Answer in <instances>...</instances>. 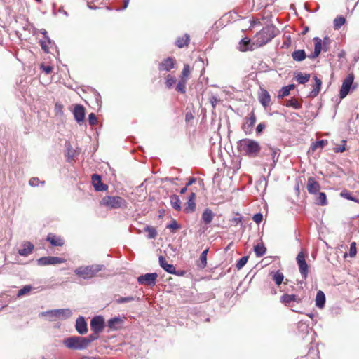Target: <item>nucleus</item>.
I'll return each mask as SVG.
<instances>
[{"instance_id": "1", "label": "nucleus", "mask_w": 359, "mask_h": 359, "mask_svg": "<svg viewBox=\"0 0 359 359\" xmlns=\"http://www.w3.org/2000/svg\"><path fill=\"white\" fill-rule=\"evenodd\" d=\"M276 29L273 25H267L262 28L254 36V45L259 48L268 43L276 35Z\"/></svg>"}, {"instance_id": "2", "label": "nucleus", "mask_w": 359, "mask_h": 359, "mask_svg": "<svg viewBox=\"0 0 359 359\" xmlns=\"http://www.w3.org/2000/svg\"><path fill=\"white\" fill-rule=\"evenodd\" d=\"M238 151L246 156H256L260 151L261 147L258 142L245 138L238 142Z\"/></svg>"}, {"instance_id": "3", "label": "nucleus", "mask_w": 359, "mask_h": 359, "mask_svg": "<svg viewBox=\"0 0 359 359\" xmlns=\"http://www.w3.org/2000/svg\"><path fill=\"white\" fill-rule=\"evenodd\" d=\"M104 268L102 264H92L80 266L74 270V273L85 280L96 276L97 273Z\"/></svg>"}, {"instance_id": "4", "label": "nucleus", "mask_w": 359, "mask_h": 359, "mask_svg": "<svg viewBox=\"0 0 359 359\" xmlns=\"http://www.w3.org/2000/svg\"><path fill=\"white\" fill-rule=\"evenodd\" d=\"M41 315L48 317L50 321H55L57 320H66L69 318L72 315V312L69 309H59L42 312Z\"/></svg>"}, {"instance_id": "5", "label": "nucleus", "mask_w": 359, "mask_h": 359, "mask_svg": "<svg viewBox=\"0 0 359 359\" xmlns=\"http://www.w3.org/2000/svg\"><path fill=\"white\" fill-rule=\"evenodd\" d=\"M63 344L71 350H84L88 347L83 337L79 336H73L65 339Z\"/></svg>"}, {"instance_id": "6", "label": "nucleus", "mask_w": 359, "mask_h": 359, "mask_svg": "<svg viewBox=\"0 0 359 359\" xmlns=\"http://www.w3.org/2000/svg\"><path fill=\"white\" fill-rule=\"evenodd\" d=\"M102 204L111 209L126 208V200L120 196H107L102 198Z\"/></svg>"}, {"instance_id": "7", "label": "nucleus", "mask_w": 359, "mask_h": 359, "mask_svg": "<svg viewBox=\"0 0 359 359\" xmlns=\"http://www.w3.org/2000/svg\"><path fill=\"white\" fill-rule=\"evenodd\" d=\"M256 120V116L253 111H251L248 116L245 117L241 128L246 135L252 133Z\"/></svg>"}, {"instance_id": "8", "label": "nucleus", "mask_w": 359, "mask_h": 359, "mask_svg": "<svg viewBox=\"0 0 359 359\" xmlns=\"http://www.w3.org/2000/svg\"><path fill=\"white\" fill-rule=\"evenodd\" d=\"M306 255L302 251L299 252L296 258L299 272L304 278H306L309 273V266L306 262Z\"/></svg>"}, {"instance_id": "9", "label": "nucleus", "mask_w": 359, "mask_h": 359, "mask_svg": "<svg viewBox=\"0 0 359 359\" xmlns=\"http://www.w3.org/2000/svg\"><path fill=\"white\" fill-rule=\"evenodd\" d=\"M353 74H349L343 81L339 95L341 100L345 98L348 94L351 87L353 85Z\"/></svg>"}, {"instance_id": "10", "label": "nucleus", "mask_w": 359, "mask_h": 359, "mask_svg": "<svg viewBox=\"0 0 359 359\" xmlns=\"http://www.w3.org/2000/svg\"><path fill=\"white\" fill-rule=\"evenodd\" d=\"M65 260L58 257H42L37 259V264L39 266L55 265L64 263Z\"/></svg>"}, {"instance_id": "11", "label": "nucleus", "mask_w": 359, "mask_h": 359, "mask_svg": "<svg viewBox=\"0 0 359 359\" xmlns=\"http://www.w3.org/2000/svg\"><path fill=\"white\" fill-rule=\"evenodd\" d=\"M158 274L156 273H149L140 276L137 278V282L140 285H154L156 284Z\"/></svg>"}, {"instance_id": "12", "label": "nucleus", "mask_w": 359, "mask_h": 359, "mask_svg": "<svg viewBox=\"0 0 359 359\" xmlns=\"http://www.w3.org/2000/svg\"><path fill=\"white\" fill-rule=\"evenodd\" d=\"M254 40L252 41L248 37H245L242 39L238 43V49L241 52H247L248 50L252 51L257 49V47L253 44Z\"/></svg>"}, {"instance_id": "13", "label": "nucleus", "mask_w": 359, "mask_h": 359, "mask_svg": "<svg viewBox=\"0 0 359 359\" xmlns=\"http://www.w3.org/2000/svg\"><path fill=\"white\" fill-rule=\"evenodd\" d=\"M104 320L102 316L93 317L90 320V328L94 332H100L104 328Z\"/></svg>"}, {"instance_id": "14", "label": "nucleus", "mask_w": 359, "mask_h": 359, "mask_svg": "<svg viewBox=\"0 0 359 359\" xmlns=\"http://www.w3.org/2000/svg\"><path fill=\"white\" fill-rule=\"evenodd\" d=\"M196 194L191 191L188 201L184 204V212L187 214L192 213L196 210Z\"/></svg>"}, {"instance_id": "15", "label": "nucleus", "mask_w": 359, "mask_h": 359, "mask_svg": "<svg viewBox=\"0 0 359 359\" xmlns=\"http://www.w3.org/2000/svg\"><path fill=\"white\" fill-rule=\"evenodd\" d=\"M280 302L287 306H291L292 302L301 303L302 299L296 294H285L280 297Z\"/></svg>"}, {"instance_id": "16", "label": "nucleus", "mask_w": 359, "mask_h": 359, "mask_svg": "<svg viewBox=\"0 0 359 359\" xmlns=\"http://www.w3.org/2000/svg\"><path fill=\"white\" fill-rule=\"evenodd\" d=\"M93 185L97 191H105L107 189V185L103 184L101 177L97 174H93L91 177Z\"/></svg>"}, {"instance_id": "17", "label": "nucleus", "mask_w": 359, "mask_h": 359, "mask_svg": "<svg viewBox=\"0 0 359 359\" xmlns=\"http://www.w3.org/2000/svg\"><path fill=\"white\" fill-rule=\"evenodd\" d=\"M76 330L80 334H85L88 332L87 323L83 316H79L76 320Z\"/></svg>"}, {"instance_id": "18", "label": "nucleus", "mask_w": 359, "mask_h": 359, "mask_svg": "<svg viewBox=\"0 0 359 359\" xmlns=\"http://www.w3.org/2000/svg\"><path fill=\"white\" fill-rule=\"evenodd\" d=\"M73 114H74L75 120L78 123H81L84 120V118H85V114H86L85 108L81 104H76L74 107Z\"/></svg>"}, {"instance_id": "19", "label": "nucleus", "mask_w": 359, "mask_h": 359, "mask_svg": "<svg viewBox=\"0 0 359 359\" xmlns=\"http://www.w3.org/2000/svg\"><path fill=\"white\" fill-rule=\"evenodd\" d=\"M258 98L259 102L262 104L263 107H266L270 104L271 96L266 89L261 88Z\"/></svg>"}, {"instance_id": "20", "label": "nucleus", "mask_w": 359, "mask_h": 359, "mask_svg": "<svg viewBox=\"0 0 359 359\" xmlns=\"http://www.w3.org/2000/svg\"><path fill=\"white\" fill-rule=\"evenodd\" d=\"M306 188L310 194H316L320 190V186L313 177H309L307 181Z\"/></svg>"}, {"instance_id": "21", "label": "nucleus", "mask_w": 359, "mask_h": 359, "mask_svg": "<svg viewBox=\"0 0 359 359\" xmlns=\"http://www.w3.org/2000/svg\"><path fill=\"white\" fill-rule=\"evenodd\" d=\"M123 320L120 317H114L110 318L107 322V326L111 330H116L123 325Z\"/></svg>"}, {"instance_id": "22", "label": "nucleus", "mask_w": 359, "mask_h": 359, "mask_svg": "<svg viewBox=\"0 0 359 359\" xmlns=\"http://www.w3.org/2000/svg\"><path fill=\"white\" fill-rule=\"evenodd\" d=\"M34 249V245L30 242H24L22 244V248L19 249L18 254L21 256L29 255Z\"/></svg>"}, {"instance_id": "23", "label": "nucleus", "mask_w": 359, "mask_h": 359, "mask_svg": "<svg viewBox=\"0 0 359 359\" xmlns=\"http://www.w3.org/2000/svg\"><path fill=\"white\" fill-rule=\"evenodd\" d=\"M313 79L315 83L313 85V89L309 94V97H316L318 96L322 86V81L319 78H318L317 76H314Z\"/></svg>"}, {"instance_id": "24", "label": "nucleus", "mask_w": 359, "mask_h": 359, "mask_svg": "<svg viewBox=\"0 0 359 359\" xmlns=\"http://www.w3.org/2000/svg\"><path fill=\"white\" fill-rule=\"evenodd\" d=\"M174 67V60L172 57H168L159 64L158 69L160 70L169 71Z\"/></svg>"}, {"instance_id": "25", "label": "nucleus", "mask_w": 359, "mask_h": 359, "mask_svg": "<svg viewBox=\"0 0 359 359\" xmlns=\"http://www.w3.org/2000/svg\"><path fill=\"white\" fill-rule=\"evenodd\" d=\"M295 88L294 84H290L288 86H283L278 92V98L282 99L290 95V90Z\"/></svg>"}, {"instance_id": "26", "label": "nucleus", "mask_w": 359, "mask_h": 359, "mask_svg": "<svg viewBox=\"0 0 359 359\" xmlns=\"http://www.w3.org/2000/svg\"><path fill=\"white\" fill-rule=\"evenodd\" d=\"M208 249H205L202 252L200 255L199 259L196 262V265L198 268L203 269L207 266V256Z\"/></svg>"}, {"instance_id": "27", "label": "nucleus", "mask_w": 359, "mask_h": 359, "mask_svg": "<svg viewBox=\"0 0 359 359\" xmlns=\"http://www.w3.org/2000/svg\"><path fill=\"white\" fill-rule=\"evenodd\" d=\"M47 241L53 246H62L64 244L63 240L54 234H48Z\"/></svg>"}, {"instance_id": "28", "label": "nucleus", "mask_w": 359, "mask_h": 359, "mask_svg": "<svg viewBox=\"0 0 359 359\" xmlns=\"http://www.w3.org/2000/svg\"><path fill=\"white\" fill-rule=\"evenodd\" d=\"M325 304V295L323 291L319 290L316 297V305L320 309H323Z\"/></svg>"}, {"instance_id": "29", "label": "nucleus", "mask_w": 359, "mask_h": 359, "mask_svg": "<svg viewBox=\"0 0 359 359\" xmlns=\"http://www.w3.org/2000/svg\"><path fill=\"white\" fill-rule=\"evenodd\" d=\"M284 105L287 107H292L295 109H299L302 108L301 102L295 97H292L290 100H286Z\"/></svg>"}, {"instance_id": "30", "label": "nucleus", "mask_w": 359, "mask_h": 359, "mask_svg": "<svg viewBox=\"0 0 359 359\" xmlns=\"http://www.w3.org/2000/svg\"><path fill=\"white\" fill-rule=\"evenodd\" d=\"M65 145L67 148L66 156L67 158V161L71 162L74 160V158L77 154V152L72 147L69 142H66Z\"/></svg>"}, {"instance_id": "31", "label": "nucleus", "mask_w": 359, "mask_h": 359, "mask_svg": "<svg viewBox=\"0 0 359 359\" xmlns=\"http://www.w3.org/2000/svg\"><path fill=\"white\" fill-rule=\"evenodd\" d=\"M194 114L195 111L193 110L192 111L190 110L187 111L185 114V123L187 127H194Z\"/></svg>"}, {"instance_id": "32", "label": "nucleus", "mask_w": 359, "mask_h": 359, "mask_svg": "<svg viewBox=\"0 0 359 359\" xmlns=\"http://www.w3.org/2000/svg\"><path fill=\"white\" fill-rule=\"evenodd\" d=\"M292 57L294 61L301 62L306 58V55L304 50H297L292 53Z\"/></svg>"}, {"instance_id": "33", "label": "nucleus", "mask_w": 359, "mask_h": 359, "mask_svg": "<svg viewBox=\"0 0 359 359\" xmlns=\"http://www.w3.org/2000/svg\"><path fill=\"white\" fill-rule=\"evenodd\" d=\"M254 251H255L256 256L258 257H260L266 253V248L264 246V245L262 243H261L257 244L254 247Z\"/></svg>"}, {"instance_id": "34", "label": "nucleus", "mask_w": 359, "mask_h": 359, "mask_svg": "<svg viewBox=\"0 0 359 359\" xmlns=\"http://www.w3.org/2000/svg\"><path fill=\"white\" fill-rule=\"evenodd\" d=\"M271 274L273 280L277 285H280L284 280L283 273L280 271H277L276 272H272Z\"/></svg>"}, {"instance_id": "35", "label": "nucleus", "mask_w": 359, "mask_h": 359, "mask_svg": "<svg viewBox=\"0 0 359 359\" xmlns=\"http://www.w3.org/2000/svg\"><path fill=\"white\" fill-rule=\"evenodd\" d=\"M295 79L299 83L304 84L309 81L310 74H304L299 72L296 75Z\"/></svg>"}, {"instance_id": "36", "label": "nucleus", "mask_w": 359, "mask_h": 359, "mask_svg": "<svg viewBox=\"0 0 359 359\" xmlns=\"http://www.w3.org/2000/svg\"><path fill=\"white\" fill-rule=\"evenodd\" d=\"M213 218V214L212 212L210 209H206L203 215H202V219L205 224H210Z\"/></svg>"}, {"instance_id": "37", "label": "nucleus", "mask_w": 359, "mask_h": 359, "mask_svg": "<svg viewBox=\"0 0 359 359\" xmlns=\"http://www.w3.org/2000/svg\"><path fill=\"white\" fill-rule=\"evenodd\" d=\"M327 144V140H322L320 141H317L316 142H313L311 146V150L312 152H314L318 148H323Z\"/></svg>"}, {"instance_id": "38", "label": "nucleus", "mask_w": 359, "mask_h": 359, "mask_svg": "<svg viewBox=\"0 0 359 359\" xmlns=\"http://www.w3.org/2000/svg\"><path fill=\"white\" fill-rule=\"evenodd\" d=\"M135 299L139 300V298L133 297V296L121 297L116 299V302L117 304H124V303H127V302H130Z\"/></svg>"}, {"instance_id": "39", "label": "nucleus", "mask_w": 359, "mask_h": 359, "mask_svg": "<svg viewBox=\"0 0 359 359\" xmlns=\"http://www.w3.org/2000/svg\"><path fill=\"white\" fill-rule=\"evenodd\" d=\"M98 337H99V332H93L92 334L88 335L87 337H83V339L85 340V342H86L87 346H88L90 344V343H92L93 341H94L95 340L98 339Z\"/></svg>"}, {"instance_id": "40", "label": "nucleus", "mask_w": 359, "mask_h": 359, "mask_svg": "<svg viewBox=\"0 0 359 359\" xmlns=\"http://www.w3.org/2000/svg\"><path fill=\"white\" fill-rule=\"evenodd\" d=\"M170 203L176 210H180V198L178 196L175 194L170 196Z\"/></svg>"}, {"instance_id": "41", "label": "nucleus", "mask_w": 359, "mask_h": 359, "mask_svg": "<svg viewBox=\"0 0 359 359\" xmlns=\"http://www.w3.org/2000/svg\"><path fill=\"white\" fill-rule=\"evenodd\" d=\"M193 69V67H191L189 65H188V64L184 65V68H183V71H182V78H181L184 81L187 78H189V76L191 72V69Z\"/></svg>"}, {"instance_id": "42", "label": "nucleus", "mask_w": 359, "mask_h": 359, "mask_svg": "<svg viewBox=\"0 0 359 359\" xmlns=\"http://www.w3.org/2000/svg\"><path fill=\"white\" fill-rule=\"evenodd\" d=\"M316 203L320 205H327V197L325 193L320 192L316 199Z\"/></svg>"}, {"instance_id": "43", "label": "nucleus", "mask_w": 359, "mask_h": 359, "mask_svg": "<svg viewBox=\"0 0 359 359\" xmlns=\"http://www.w3.org/2000/svg\"><path fill=\"white\" fill-rule=\"evenodd\" d=\"M315 41V48L314 50L316 51V53H320L323 46H322V40L318 37L314 38Z\"/></svg>"}, {"instance_id": "44", "label": "nucleus", "mask_w": 359, "mask_h": 359, "mask_svg": "<svg viewBox=\"0 0 359 359\" xmlns=\"http://www.w3.org/2000/svg\"><path fill=\"white\" fill-rule=\"evenodd\" d=\"M345 23V18L342 16L336 18L334 20V25L335 29L340 28Z\"/></svg>"}, {"instance_id": "45", "label": "nucleus", "mask_w": 359, "mask_h": 359, "mask_svg": "<svg viewBox=\"0 0 359 359\" xmlns=\"http://www.w3.org/2000/svg\"><path fill=\"white\" fill-rule=\"evenodd\" d=\"M144 231L149 233V238H154L157 235L156 229L151 226H146Z\"/></svg>"}, {"instance_id": "46", "label": "nucleus", "mask_w": 359, "mask_h": 359, "mask_svg": "<svg viewBox=\"0 0 359 359\" xmlns=\"http://www.w3.org/2000/svg\"><path fill=\"white\" fill-rule=\"evenodd\" d=\"M340 195L344 198H346L348 200H350V201H355V202H359L358 200L355 199V198H353L351 193L347 191V190H344L341 192Z\"/></svg>"}, {"instance_id": "47", "label": "nucleus", "mask_w": 359, "mask_h": 359, "mask_svg": "<svg viewBox=\"0 0 359 359\" xmlns=\"http://www.w3.org/2000/svg\"><path fill=\"white\" fill-rule=\"evenodd\" d=\"M248 259V256L242 257L236 263V268L239 270L241 269L247 263Z\"/></svg>"}, {"instance_id": "48", "label": "nucleus", "mask_w": 359, "mask_h": 359, "mask_svg": "<svg viewBox=\"0 0 359 359\" xmlns=\"http://www.w3.org/2000/svg\"><path fill=\"white\" fill-rule=\"evenodd\" d=\"M163 269L169 273L180 276V271H176L175 267L172 264H168V265H165V269Z\"/></svg>"}, {"instance_id": "49", "label": "nucleus", "mask_w": 359, "mask_h": 359, "mask_svg": "<svg viewBox=\"0 0 359 359\" xmlns=\"http://www.w3.org/2000/svg\"><path fill=\"white\" fill-rule=\"evenodd\" d=\"M357 254V248H356V243L352 242L350 245L349 248V256L351 257H354Z\"/></svg>"}, {"instance_id": "50", "label": "nucleus", "mask_w": 359, "mask_h": 359, "mask_svg": "<svg viewBox=\"0 0 359 359\" xmlns=\"http://www.w3.org/2000/svg\"><path fill=\"white\" fill-rule=\"evenodd\" d=\"M175 83H176V79L173 76L168 75L167 77L166 81H165V85H166L167 88H172L173 86V85L175 84Z\"/></svg>"}, {"instance_id": "51", "label": "nucleus", "mask_w": 359, "mask_h": 359, "mask_svg": "<svg viewBox=\"0 0 359 359\" xmlns=\"http://www.w3.org/2000/svg\"><path fill=\"white\" fill-rule=\"evenodd\" d=\"M32 287L29 285H26L23 288L20 289L18 291V296H22L25 294L26 293L29 292L31 290Z\"/></svg>"}, {"instance_id": "52", "label": "nucleus", "mask_w": 359, "mask_h": 359, "mask_svg": "<svg viewBox=\"0 0 359 359\" xmlns=\"http://www.w3.org/2000/svg\"><path fill=\"white\" fill-rule=\"evenodd\" d=\"M88 122H89V124L91 126H94L97 123V118H96V116L93 113H91L89 114Z\"/></svg>"}, {"instance_id": "53", "label": "nucleus", "mask_w": 359, "mask_h": 359, "mask_svg": "<svg viewBox=\"0 0 359 359\" xmlns=\"http://www.w3.org/2000/svg\"><path fill=\"white\" fill-rule=\"evenodd\" d=\"M189 41H190L189 36L187 34H185L181 40V48L183 47L184 46H187Z\"/></svg>"}, {"instance_id": "54", "label": "nucleus", "mask_w": 359, "mask_h": 359, "mask_svg": "<svg viewBox=\"0 0 359 359\" xmlns=\"http://www.w3.org/2000/svg\"><path fill=\"white\" fill-rule=\"evenodd\" d=\"M262 219H263V216H262V214H261V213H257L252 217L253 221L255 222H256L257 224L260 223L262 222Z\"/></svg>"}, {"instance_id": "55", "label": "nucleus", "mask_w": 359, "mask_h": 359, "mask_svg": "<svg viewBox=\"0 0 359 359\" xmlns=\"http://www.w3.org/2000/svg\"><path fill=\"white\" fill-rule=\"evenodd\" d=\"M41 68H42L43 72H45L46 74H50L53 69V67L50 66V65H47V66L43 65L41 67Z\"/></svg>"}, {"instance_id": "56", "label": "nucleus", "mask_w": 359, "mask_h": 359, "mask_svg": "<svg viewBox=\"0 0 359 359\" xmlns=\"http://www.w3.org/2000/svg\"><path fill=\"white\" fill-rule=\"evenodd\" d=\"M179 227H180V226L175 220H173L171 224H170L167 226V228L171 229L172 230H176Z\"/></svg>"}, {"instance_id": "57", "label": "nucleus", "mask_w": 359, "mask_h": 359, "mask_svg": "<svg viewBox=\"0 0 359 359\" xmlns=\"http://www.w3.org/2000/svg\"><path fill=\"white\" fill-rule=\"evenodd\" d=\"M270 150L271 151V156H272V158H273V162H276L277 160L275 159L276 158V156L279 153L280 150L278 149H275V148H270Z\"/></svg>"}, {"instance_id": "58", "label": "nucleus", "mask_w": 359, "mask_h": 359, "mask_svg": "<svg viewBox=\"0 0 359 359\" xmlns=\"http://www.w3.org/2000/svg\"><path fill=\"white\" fill-rule=\"evenodd\" d=\"M29 184L32 187H36L39 184V179L37 177H32L30 179Z\"/></svg>"}, {"instance_id": "59", "label": "nucleus", "mask_w": 359, "mask_h": 359, "mask_svg": "<svg viewBox=\"0 0 359 359\" xmlns=\"http://www.w3.org/2000/svg\"><path fill=\"white\" fill-rule=\"evenodd\" d=\"M159 264L163 269H165V265H168V264L166 262L165 259L163 256H160Z\"/></svg>"}, {"instance_id": "60", "label": "nucleus", "mask_w": 359, "mask_h": 359, "mask_svg": "<svg viewBox=\"0 0 359 359\" xmlns=\"http://www.w3.org/2000/svg\"><path fill=\"white\" fill-rule=\"evenodd\" d=\"M266 126L263 123H260L257 125L256 128V130L257 133H260L263 131V130L265 128Z\"/></svg>"}, {"instance_id": "61", "label": "nucleus", "mask_w": 359, "mask_h": 359, "mask_svg": "<svg viewBox=\"0 0 359 359\" xmlns=\"http://www.w3.org/2000/svg\"><path fill=\"white\" fill-rule=\"evenodd\" d=\"M196 182V179L195 177H189L187 179V182H186L185 185L189 187V186H191V184H193L194 183H195Z\"/></svg>"}, {"instance_id": "62", "label": "nucleus", "mask_w": 359, "mask_h": 359, "mask_svg": "<svg viewBox=\"0 0 359 359\" xmlns=\"http://www.w3.org/2000/svg\"><path fill=\"white\" fill-rule=\"evenodd\" d=\"M334 151L336 153L344 152L345 151L344 144L343 146H339V147H337L334 148Z\"/></svg>"}, {"instance_id": "63", "label": "nucleus", "mask_w": 359, "mask_h": 359, "mask_svg": "<svg viewBox=\"0 0 359 359\" xmlns=\"http://www.w3.org/2000/svg\"><path fill=\"white\" fill-rule=\"evenodd\" d=\"M328 44H330V39H329V38L325 37V38L324 39V41H323V50H324L325 51H327V45H328Z\"/></svg>"}, {"instance_id": "64", "label": "nucleus", "mask_w": 359, "mask_h": 359, "mask_svg": "<svg viewBox=\"0 0 359 359\" xmlns=\"http://www.w3.org/2000/svg\"><path fill=\"white\" fill-rule=\"evenodd\" d=\"M232 222L237 225L238 224H241L242 222V219L241 217H234L232 219Z\"/></svg>"}]
</instances>
